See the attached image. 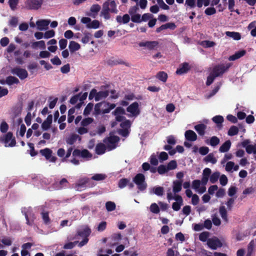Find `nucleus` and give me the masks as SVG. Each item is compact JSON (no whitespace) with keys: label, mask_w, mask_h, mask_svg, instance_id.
<instances>
[{"label":"nucleus","mask_w":256,"mask_h":256,"mask_svg":"<svg viewBox=\"0 0 256 256\" xmlns=\"http://www.w3.org/2000/svg\"><path fill=\"white\" fill-rule=\"evenodd\" d=\"M226 36L232 38L234 40H239L241 38L240 33L234 32H226Z\"/></svg>","instance_id":"obj_33"},{"label":"nucleus","mask_w":256,"mask_h":256,"mask_svg":"<svg viewBox=\"0 0 256 256\" xmlns=\"http://www.w3.org/2000/svg\"><path fill=\"white\" fill-rule=\"evenodd\" d=\"M94 120L92 118H87L83 119L81 122V125L82 126H86L90 124Z\"/></svg>","instance_id":"obj_56"},{"label":"nucleus","mask_w":256,"mask_h":256,"mask_svg":"<svg viewBox=\"0 0 256 256\" xmlns=\"http://www.w3.org/2000/svg\"><path fill=\"white\" fill-rule=\"evenodd\" d=\"M90 180L88 178H84L79 183L77 184L78 188H84L86 184H89Z\"/></svg>","instance_id":"obj_35"},{"label":"nucleus","mask_w":256,"mask_h":256,"mask_svg":"<svg viewBox=\"0 0 256 256\" xmlns=\"http://www.w3.org/2000/svg\"><path fill=\"white\" fill-rule=\"evenodd\" d=\"M116 20L120 24H127L130 20V17L128 14H125L122 17L120 16H118L116 17Z\"/></svg>","instance_id":"obj_25"},{"label":"nucleus","mask_w":256,"mask_h":256,"mask_svg":"<svg viewBox=\"0 0 256 256\" xmlns=\"http://www.w3.org/2000/svg\"><path fill=\"white\" fill-rule=\"evenodd\" d=\"M150 210L152 213L158 214L160 212V208L156 204L153 203L150 205Z\"/></svg>","instance_id":"obj_59"},{"label":"nucleus","mask_w":256,"mask_h":256,"mask_svg":"<svg viewBox=\"0 0 256 256\" xmlns=\"http://www.w3.org/2000/svg\"><path fill=\"white\" fill-rule=\"evenodd\" d=\"M91 233V230L90 228L86 227L82 230H79L77 232V235L85 238H88V236L90 235Z\"/></svg>","instance_id":"obj_21"},{"label":"nucleus","mask_w":256,"mask_h":256,"mask_svg":"<svg viewBox=\"0 0 256 256\" xmlns=\"http://www.w3.org/2000/svg\"><path fill=\"white\" fill-rule=\"evenodd\" d=\"M234 166V162L230 161L226 164L225 169L228 172H232V169Z\"/></svg>","instance_id":"obj_58"},{"label":"nucleus","mask_w":256,"mask_h":256,"mask_svg":"<svg viewBox=\"0 0 256 256\" xmlns=\"http://www.w3.org/2000/svg\"><path fill=\"white\" fill-rule=\"evenodd\" d=\"M78 138L80 137L78 134H73L68 138H66V141L68 144L72 145L76 142Z\"/></svg>","instance_id":"obj_28"},{"label":"nucleus","mask_w":256,"mask_h":256,"mask_svg":"<svg viewBox=\"0 0 256 256\" xmlns=\"http://www.w3.org/2000/svg\"><path fill=\"white\" fill-rule=\"evenodd\" d=\"M11 72L12 74L16 75L20 80H24L28 76V73L24 68H14L12 70Z\"/></svg>","instance_id":"obj_9"},{"label":"nucleus","mask_w":256,"mask_h":256,"mask_svg":"<svg viewBox=\"0 0 256 256\" xmlns=\"http://www.w3.org/2000/svg\"><path fill=\"white\" fill-rule=\"evenodd\" d=\"M231 66L230 63L222 64L216 66L209 76V85L212 83L216 77L222 76Z\"/></svg>","instance_id":"obj_1"},{"label":"nucleus","mask_w":256,"mask_h":256,"mask_svg":"<svg viewBox=\"0 0 256 256\" xmlns=\"http://www.w3.org/2000/svg\"><path fill=\"white\" fill-rule=\"evenodd\" d=\"M130 180L126 178H122L120 179L118 184V188H124L125 186H127Z\"/></svg>","instance_id":"obj_39"},{"label":"nucleus","mask_w":256,"mask_h":256,"mask_svg":"<svg viewBox=\"0 0 256 256\" xmlns=\"http://www.w3.org/2000/svg\"><path fill=\"white\" fill-rule=\"evenodd\" d=\"M114 116L125 114L126 112L124 108L120 106L117 107L114 111L112 112Z\"/></svg>","instance_id":"obj_43"},{"label":"nucleus","mask_w":256,"mask_h":256,"mask_svg":"<svg viewBox=\"0 0 256 256\" xmlns=\"http://www.w3.org/2000/svg\"><path fill=\"white\" fill-rule=\"evenodd\" d=\"M100 10V6L99 4H92L90 8V12L92 14H89L88 16H92L93 18H95Z\"/></svg>","instance_id":"obj_19"},{"label":"nucleus","mask_w":256,"mask_h":256,"mask_svg":"<svg viewBox=\"0 0 256 256\" xmlns=\"http://www.w3.org/2000/svg\"><path fill=\"white\" fill-rule=\"evenodd\" d=\"M224 240L222 238L212 236L209 238V248L212 250H216L222 246Z\"/></svg>","instance_id":"obj_6"},{"label":"nucleus","mask_w":256,"mask_h":256,"mask_svg":"<svg viewBox=\"0 0 256 256\" xmlns=\"http://www.w3.org/2000/svg\"><path fill=\"white\" fill-rule=\"evenodd\" d=\"M153 192L158 196H162L164 194V189L162 186H155L152 188Z\"/></svg>","instance_id":"obj_37"},{"label":"nucleus","mask_w":256,"mask_h":256,"mask_svg":"<svg viewBox=\"0 0 256 256\" xmlns=\"http://www.w3.org/2000/svg\"><path fill=\"white\" fill-rule=\"evenodd\" d=\"M156 78L162 82H166L168 79V74L164 72H159L156 75Z\"/></svg>","instance_id":"obj_34"},{"label":"nucleus","mask_w":256,"mask_h":256,"mask_svg":"<svg viewBox=\"0 0 256 256\" xmlns=\"http://www.w3.org/2000/svg\"><path fill=\"white\" fill-rule=\"evenodd\" d=\"M42 216L44 223L46 224H49L50 223V220L49 217L48 212H42Z\"/></svg>","instance_id":"obj_47"},{"label":"nucleus","mask_w":256,"mask_h":256,"mask_svg":"<svg viewBox=\"0 0 256 256\" xmlns=\"http://www.w3.org/2000/svg\"><path fill=\"white\" fill-rule=\"evenodd\" d=\"M132 182L134 183L137 188L140 192H144L148 186L146 181V177L143 174L138 173L136 174L132 178Z\"/></svg>","instance_id":"obj_2"},{"label":"nucleus","mask_w":256,"mask_h":256,"mask_svg":"<svg viewBox=\"0 0 256 256\" xmlns=\"http://www.w3.org/2000/svg\"><path fill=\"white\" fill-rule=\"evenodd\" d=\"M238 132V128L236 126H232L228 131V134L230 136H233L236 135Z\"/></svg>","instance_id":"obj_55"},{"label":"nucleus","mask_w":256,"mask_h":256,"mask_svg":"<svg viewBox=\"0 0 256 256\" xmlns=\"http://www.w3.org/2000/svg\"><path fill=\"white\" fill-rule=\"evenodd\" d=\"M43 3V0H26L24 2L26 8L30 10L39 9Z\"/></svg>","instance_id":"obj_5"},{"label":"nucleus","mask_w":256,"mask_h":256,"mask_svg":"<svg viewBox=\"0 0 256 256\" xmlns=\"http://www.w3.org/2000/svg\"><path fill=\"white\" fill-rule=\"evenodd\" d=\"M106 208L108 212H112L116 209V206L114 202L108 201L106 204Z\"/></svg>","instance_id":"obj_40"},{"label":"nucleus","mask_w":256,"mask_h":256,"mask_svg":"<svg viewBox=\"0 0 256 256\" xmlns=\"http://www.w3.org/2000/svg\"><path fill=\"white\" fill-rule=\"evenodd\" d=\"M201 184H202V182L200 180H194L192 182V187L193 189L197 190L200 188Z\"/></svg>","instance_id":"obj_60"},{"label":"nucleus","mask_w":256,"mask_h":256,"mask_svg":"<svg viewBox=\"0 0 256 256\" xmlns=\"http://www.w3.org/2000/svg\"><path fill=\"white\" fill-rule=\"evenodd\" d=\"M6 84L9 86L13 84H18L20 82L18 79L13 76H8L6 80Z\"/></svg>","instance_id":"obj_32"},{"label":"nucleus","mask_w":256,"mask_h":256,"mask_svg":"<svg viewBox=\"0 0 256 256\" xmlns=\"http://www.w3.org/2000/svg\"><path fill=\"white\" fill-rule=\"evenodd\" d=\"M92 36V35L90 33L88 32H84V36L82 38L81 40L82 42L84 44H87L90 41Z\"/></svg>","instance_id":"obj_53"},{"label":"nucleus","mask_w":256,"mask_h":256,"mask_svg":"<svg viewBox=\"0 0 256 256\" xmlns=\"http://www.w3.org/2000/svg\"><path fill=\"white\" fill-rule=\"evenodd\" d=\"M106 177V176L105 174H97L94 175L91 179L92 180L98 181V180H104Z\"/></svg>","instance_id":"obj_44"},{"label":"nucleus","mask_w":256,"mask_h":256,"mask_svg":"<svg viewBox=\"0 0 256 256\" xmlns=\"http://www.w3.org/2000/svg\"><path fill=\"white\" fill-rule=\"evenodd\" d=\"M138 104L137 102H134L130 104L127 108L126 111L132 114L134 116H137L140 113L138 108Z\"/></svg>","instance_id":"obj_11"},{"label":"nucleus","mask_w":256,"mask_h":256,"mask_svg":"<svg viewBox=\"0 0 256 256\" xmlns=\"http://www.w3.org/2000/svg\"><path fill=\"white\" fill-rule=\"evenodd\" d=\"M166 167L168 171L176 169L177 167L176 162L175 160H171L168 164Z\"/></svg>","instance_id":"obj_48"},{"label":"nucleus","mask_w":256,"mask_h":256,"mask_svg":"<svg viewBox=\"0 0 256 256\" xmlns=\"http://www.w3.org/2000/svg\"><path fill=\"white\" fill-rule=\"evenodd\" d=\"M72 154V156L74 158H91L92 157V154L86 149L82 150L78 149H75L73 150Z\"/></svg>","instance_id":"obj_7"},{"label":"nucleus","mask_w":256,"mask_h":256,"mask_svg":"<svg viewBox=\"0 0 256 256\" xmlns=\"http://www.w3.org/2000/svg\"><path fill=\"white\" fill-rule=\"evenodd\" d=\"M102 103L98 102L94 106V114L96 115H99L100 114H102V110H101L102 108Z\"/></svg>","instance_id":"obj_54"},{"label":"nucleus","mask_w":256,"mask_h":256,"mask_svg":"<svg viewBox=\"0 0 256 256\" xmlns=\"http://www.w3.org/2000/svg\"><path fill=\"white\" fill-rule=\"evenodd\" d=\"M106 147L105 145L102 143H98L96 146L95 152L97 154L100 155L104 154L106 152Z\"/></svg>","instance_id":"obj_22"},{"label":"nucleus","mask_w":256,"mask_h":256,"mask_svg":"<svg viewBox=\"0 0 256 256\" xmlns=\"http://www.w3.org/2000/svg\"><path fill=\"white\" fill-rule=\"evenodd\" d=\"M182 181L175 180L173 182V192L174 193L180 192L182 190Z\"/></svg>","instance_id":"obj_31"},{"label":"nucleus","mask_w":256,"mask_h":256,"mask_svg":"<svg viewBox=\"0 0 256 256\" xmlns=\"http://www.w3.org/2000/svg\"><path fill=\"white\" fill-rule=\"evenodd\" d=\"M131 20L133 22L140 23L142 22L141 16L139 14H133L131 16Z\"/></svg>","instance_id":"obj_51"},{"label":"nucleus","mask_w":256,"mask_h":256,"mask_svg":"<svg viewBox=\"0 0 256 256\" xmlns=\"http://www.w3.org/2000/svg\"><path fill=\"white\" fill-rule=\"evenodd\" d=\"M246 54L245 50H242L236 52L234 54L230 56L228 58L230 60H235L244 56Z\"/></svg>","instance_id":"obj_26"},{"label":"nucleus","mask_w":256,"mask_h":256,"mask_svg":"<svg viewBox=\"0 0 256 256\" xmlns=\"http://www.w3.org/2000/svg\"><path fill=\"white\" fill-rule=\"evenodd\" d=\"M166 168V166L160 164L158 167L157 172L160 174H164L168 172Z\"/></svg>","instance_id":"obj_46"},{"label":"nucleus","mask_w":256,"mask_h":256,"mask_svg":"<svg viewBox=\"0 0 256 256\" xmlns=\"http://www.w3.org/2000/svg\"><path fill=\"white\" fill-rule=\"evenodd\" d=\"M40 152L42 156L45 157L46 160L50 162H55L57 160L56 156H52V151L48 148L40 150Z\"/></svg>","instance_id":"obj_8"},{"label":"nucleus","mask_w":256,"mask_h":256,"mask_svg":"<svg viewBox=\"0 0 256 256\" xmlns=\"http://www.w3.org/2000/svg\"><path fill=\"white\" fill-rule=\"evenodd\" d=\"M68 48L70 52L73 53L79 50L80 48V46L78 43L74 41H70L69 43Z\"/></svg>","instance_id":"obj_23"},{"label":"nucleus","mask_w":256,"mask_h":256,"mask_svg":"<svg viewBox=\"0 0 256 256\" xmlns=\"http://www.w3.org/2000/svg\"><path fill=\"white\" fill-rule=\"evenodd\" d=\"M100 22L98 20H94L92 21L91 20L90 24L86 25L88 28L96 29L100 27Z\"/></svg>","instance_id":"obj_36"},{"label":"nucleus","mask_w":256,"mask_h":256,"mask_svg":"<svg viewBox=\"0 0 256 256\" xmlns=\"http://www.w3.org/2000/svg\"><path fill=\"white\" fill-rule=\"evenodd\" d=\"M192 225L193 229L196 232L202 230L204 228L208 229V219L206 220L204 224H194Z\"/></svg>","instance_id":"obj_18"},{"label":"nucleus","mask_w":256,"mask_h":256,"mask_svg":"<svg viewBox=\"0 0 256 256\" xmlns=\"http://www.w3.org/2000/svg\"><path fill=\"white\" fill-rule=\"evenodd\" d=\"M150 163L151 164L154 166L158 164V160L156 156L154 154H152L150 157Z\"/></svg>","instance_id":"obj_62"},{"label":"nucleus","mask_w":256,"mask_h":256,"mask_svg":"<svg viewBox=\"0 0 256 256\" xmlns=\"http://www.w3.org/2000/svg\"><path fill=\"white\" fill-rule=\"evenodd\" d=\"M168 158V156L166 152H162L160 154L158 158L160 162H162L164 161L167 160Z\"/></svg>","instance_id":"obj_63"},{"label":"nucleus","mask_w":256,"mask_h":256,"mask_svg":"<svg viewBox=\"0 0 256 256\" xmlns=\"http://www.w3.org/2000/svg\"><path fill=\"white\" fill-rule=\"evenodd\" d=\"M25 218L26 220V224L29 226H32L34 220L36 218L35 214L33 213L30 212L29 215L27 213H24Z\"/></svg>","instance_id":"obj_20"},{"label":"nucleus","mask_w":256,"mask_h":256,"mask_svg":"<svg viewBox=\"0 0 256 256\" xmlns=\"http://www.w3.org/2000/svg\"><path fill=\"white\" fill-rule=\"evenodd\" d=\"M212 121L216 124L218 126H220L224 122V118L221 116H216L212 118Z\"/></svg>","instance_id":"obj_42"},{"label":"nucleus","mask_w":256,"mask_h":256,"mask_svg":"<svg viewBox=\"0 0 256 256\" xmlns=\"http://www.w3.org/2000/svg\"><path fill=\"white\" fill-rule=\"evenodd\" d=\"M8 129V125L6 122H2L0 125V130L2 133L6 132Z\"/></svg>","instance_id":"obj_61"},{"label":"nucleus","mask_w":256,"mask_h":256,"mask_svg":"<svg viewBox=\"0 0 256 256\" xmlns=\"http://www.w3.org/2000/svg\"><path fill=\"white\" fill-rule=\"evenodd\" d=\"M158 42L157 41H147L146 46L149 50H153L157 46Z\"/></svg>","instance_id":"obj_49"},{"label":"nucleus","mask_w":256,"mask_h":256,"mask_svg":"<svg viewBox=\"0 0 256 256\" xmlns=\"http://www.w3.org/2000/svg\"><path fill=\"white\" fill-rule=\"evenodd\" d=\"M184 136L186 140L188 141L194 142L197 139L196 134L192 130H186L185 132Z\"/></svg>","instance_id":"obj_17"},{"label":"nucleus","mask_w":256,"mask_h":256,"mask_svg":"<svg viewBox=\"0 0 256 256\" xmlns=\"http://www.w3.org/2000/svg\"><path fill=\"white\" fill-rule=\"evenodd\" d=\"M120 140L118 136H110L104 139V142L108 144V147L110 150L116 148L115 144Z\"/></svg>","instance_id":"obj_10"},{"label":"nucleus","mask_w":256,"mask_h":256,"mask_svg":"<svg viewBox=\"0 0 256 256\" xmlns=\"http://www.w3.org/2000/svg\"><path fill=\"white\" fill-rule=\"evenodd\" d=\"M246 152L248 154H256V144L254 145H248V146H246Z\"/></svg>","instance_id":"obj_57"},{"label":"nucleus","mask_w":256,"mask_h":256,"mask_svg":"<svg viewBox=\"0 0 256 256\" xmlns=\"http://www.w3.org/2000/svg\"><path fill=\"white\" fill-rule=\"evenodd\" d=\"M102 108V114H108L110 111L114 109L116 105L114 104H110V102L104 101L101 102Z\"/></svg>","instance_id":"obj_12"},{"label":"nucleus","mask_w":256,"mask_h":256,"mask_svg":"<svg viewBox=\"0 0 256 256\" xmlns=\"http://www.w3.org/2000/svg\"><path fill=\"white\" fill-rule=\"evenodd\" d=\"M208 168H206L203 171V177L202 180V185H206L208 182Z\"/></svg>","instance_id":"obj_41"},{"label":"nucleus","mask_w":256,"mask_h":256,"mask_svg":"<svg viewBox=\"0 0 256 256\" xmlns=\"http://www.w3.org/2000/svg\"><path fill=\"white\" fill-rule=\"evenodd\" d=\"M52 122V116L49 114L46 119L42 124V128L44 130H48L51 126Z\"/></svg>","instance_id":"obj_16"},{"label":"nucleus","mask_w":256,"mask_h":256,"mask_svg":"<svg viewBox=\"0 0 256 256\" xmlns=\"http://www.w3.org/2000/svg\"><path fill=\"white\" fill-rule=\"evenodd\" d=\"M194 129L200 136H204L206 129V126L204 124H198L194 126Z\"/></svg>","instance_id":"obj_27"},{"label":"nucleus","mask_w":256,"mask_h":256,"mask_svg":"<svg viewBox=\"0 0 256 256\" xmlns=\"http://www.w3.org/2000/svg\"><path fill=\"white\" fill-rule=\"evenodd\" d=\"M94 106V104L92 102L88 103L85 108L84 111V115L85 116H88L92 111Z\"/></svg>","instance_id":"obj_45"},{"label":"nucleus","mask_w":256,"mask_h":256,"mask_svg":"<svg viewBox=\"0 0 256 256\" xmlns=\"http://www.w3.org/2000/svg\"><path fill=\"white\" fill-rule=\"evenodd\" d=\"M0 142H4L6 146L13 147L16 146V141L12 132H8L6 134L0 138Z\"/></svg>","instance_id":"obj_3"},{"label":"nucleus","mask_w":256,"mask_h":256,"mask_svg":"<svg viewBox=\"0 0 256 256\" xmlns=\"http://www.w3.org/2000/svg\"><path fill=\"white\" fill-rule=\"evenodd\" d=\"M120 126L122 128L118 130V134L124 137L128 136L130 134L129 129L131 126L130 121L127 119L121 122Z\"/></svg>","instance_id":"obj_4"},{"label":"nucleus","mask_w":256,"mask_h":256,"mask_svg":"<svg viewBox=\"0 0 256 256\" xmlns=\"http://www.w3.org/2000/svg\"><path fill=\"white\" fill-rule=\"evenodd\" d=\"M190 69L188 63L184 62L180 64L179 68L176 70V74L178 75H182L188 72Z\"/></svg>","instance_id":"obj_13"},{"label":"nucleus","mask_w":256,"mask_h":256,"mask_svg":"<svg viewBox=\"0 0 256 256\" xmlns=\"http://www.w3.org/2000/svg\"><path fill=\"white\" fill-rule=\"evenodd\" d=\"M108 94L109 92L108 90L97 92L96 96L95 98V100L98 102L102 98H106L108 96Z\"/></svg>","instance_id":"obj_30"},{"label":"nucleus","mask_w":256,"mask_h":256,"mask_svg":"<svg viewBox=\"0 0 256 256\" xmlns=\"http://www.w3.org/2000/svg\"><path fill=\"white\" fill-rule=\"evenodd\" d=\"M68 184V182L66 178H62L60 182L57 184V188L58 189H62L66 187V184Z\"/></svg>","instance_id":"obj_50"},{"label":"nucleus","mask_w":256,"mask_h":256,"mask_svg":"<svg viewBox=\"0 0 256 256\" xmlns=\"http://www.w3.org/2000/svg\"><path fill=\"white\" fill-rule=\"evenodd\" d=\"M199 240L203 242L207 241L208 244V232H204L201 233L199 236Z\"/></svg>","instance_id":"obj_52"},{"label":"nucleus","mask_w":256,"mask_h":256,"mask_svg":"<svg viewBox=\"0 0 256 256\" xmlns=\"http://www.w3.org/2000/svg\"><path fill=\"white\" fill-rule=\"evenodd\" d=\"M231 144V142L230 140H226L220 146V152H228L230 148Z\"/></svg>","instance_id":"obj_24"},{"label":"nucleus","mask_w":256,"mask_h":256,"mask_svg":"<svg viewBox=\"0 0 256 256\" xmlns=\"http://www.w3.org/2000/svg\"><path fill=\"white\" fill-rule=\"evenodd\" d=\"M50 22V20H37L36 24L37 25L38 29L40 30H47Z\"/></svg>","instance_id":"obj_14"},{"label":"nucleus","mask_w":256,"mask_h":256,"mask_svg":"<svg viewBox=\"0 0 256 256\" xmlns=\"http://www.w3.org/2000/svg\"><path fill=\"white\" fill-rule=\"evenodd\" d=\"M58 43L60 49L64 50L66 47L68 40L65 38H62L59 40Z\"/></svg>","instance_id":"obj_64"},{"label":"nucleus","mask_w":256,"mask_h":256,"mask_svg":"<svg viewBox=\"0 0 256 256\" xmlns=\"http://www.w3.org/2000/svg\"><path fill=\"white\" fill-rule=\"evenodd\" d=\"M220 142L219 138L216 136H212L209 140L210 145L212 147H216Z\"/></svg>","instance_id":"obj_38"},{"label":"nucleus","mask_w":256,"mask_h":256,"mask_svg":"<svg viewBox=\"0 0 256 256\" xmlns=\"http://www.w3.org/2000/svg\"><path fill=\"white\" fill-rule=\"evenodd\" d=\"M110 10L109 8V2H106L103 4V8L101 12L100 15L103 16L106 20H108L110 18Z\"/></svg>","instance_id":"obj_15"},{"label":"nucleus","mask_w":256,"mask_h":256,"mask_svg":"<svg viewBox=\"0 0 256 256\" xmlns=\"http://www.w3.org/2000/svg\"><path fill=\"white\" fill-rule=\"evenodd\" d=\"M219 212L220 216L223 220L225 222H228V215H227V211L224 206H220L219 208Z\"/></svg>","instance_id":"obj_29"}]
</instances>
